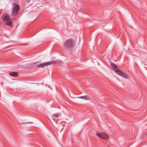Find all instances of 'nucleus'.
<instances>
[{
    "label": "nucleus",
    "mask_w": 147,
    "mask_h": 147,
    "mask_svg": "<svg viewBox=\"0 0 147 147\" xmlns=\"http://www.w3.org/2000/svg\"><path fill=\"white\" fill-rule=\"evenodd\" d=\"M111 66L112 69L115 70V72L119 76L125 78H128V76L126 74L123 73V72L117 69V66L115 64L111 63Z\"/></svg>",
    "instance_id": "nucleus-1"
},
{
    "label": "nucleus",
    "mask_w": 147,
    "mask_h": 147,
    "mask_svg": "<svg viewBox=\"0 0 147 147\" xmlns=\"http://www.w3.org/2000/svg\"><path fill=\"white\" fill-rule=\"evenodd\" d=\"M63 45L65 48L69 49L74 46V43L72 39H69L64 42Z\"/></svg>",
    "instance_id": "nucleus-2"
},
{
    "label": "nucleus",
    "mask_w": 147,
    "mask_h": 147,
    "mask_svg": "<svg viewBox=\"0 0 147 147\" xmlns=\"http://www.w3.org/2000/svg\"><path fill=\"white\" fill-rule=\"evenodd\" d=\"M12 6L13 7V9L12 12V16L13 17H14L17 15L20 9V7L19 5H17L15 3H13L12 4Z\"/></svg>",
    "instance_id": "nucleus-3"
},
{
    "label": "nucleus",
    "mask_w": 147,
    "mask_h": 147,
    "mask_svg": "<svg viewBox=\"0 0 147 147\" xmlns=\"http://www.w3.org/2000/svg\"><path fill=\"white\" fill-rule=\"evenodd\" d=\"M96 135L98 137L103 139H107L109 138L106 134L103 132H102L101 134L97 133Z\"/></svg>",
    "instance_id": "nucleus-4"
},
{
    "label": "nucleus",
    "mask_w": 147,
    "mask_h": 147,
    "mask_svg": "<svg viewBox=\"0 0 147 147\" xmlns=\"http://www.w3.org/2000/svg\"><path fill=\"white\" fill-rule=\"evenodd\" d=\"M51 64V63L50 62H48L42 63L41 64H39L37 65L38 67H43L45 66L49 65Z\"/></svg>",
    "instance_id": "nucleus-5"
},
{
    "label": "nucleus",
    "mask_w": 147,
    "mask_h": 147,
    "mask_svg": "<svg viewBox=\"0 0 147 147\" xmlns=\"http://www.w3.org/2000/svg\"><path fill=\"white\" fill-rule=\"evenodd\" d=\"M4 21H6V25L9 26H12V24L11 22V21L10 19H3Z\"/></svg>",
    "instance_id": "nucleus-6"
},
{
    "label": "nucleus",
    "mask_w": 147,
    "mask_h": 147,
    "mask_svg": "<svg viewBox=\"0 0 147 147\" xmlns=\"http://www.w3.org/2000/svg\"><path fill=\"white\" fill-rule=\"evenodd\" d=\"M61 117V113H57L56 114H53L51 116V117H52L53 119L55 118H59Z\"/></svg>",
    "instance_id": "nucleus-7"
},
{
    "label": "nucleus",
    "mask_w": 147,
    "mask_h": 147,
    "mask_svg": "<svg viewBox=\"0 0 147 147\" xmlns=\"http://www.w3.org/2000/svg\"><path fill=\"white\" fill-rule=\"evenodd\" d=\"M9 76L13 77H17L18 76V74L17 72H10L9 73Z\"/></svg>",
    "instance_id": "nucleus-8"
},
{
    "label": "nucleus",
    "mask_w": 147,
    "mask_h": 147,
    "mask_svg": "<svg viewBox=\"0 0 147 147\" xmlns=\"http://www.w3.org/2000/svg\"><path fill=\"white\" fill-rule=\"evenodd\" d=\"M10 17L7 13H4L2 17V18H10Z\"/></svg>",
    "instance_id": "nucleus-9"
},
{
    "label": "nucleus",
    "mask_w": 147,
    "mask_h": 147,
    "mask_svg": "<svg viewBox=\"0 0 147 147\" xmlns=\"http://www.w3.org/2000/svg\"><path fill=\"white\" fill-rule=\"evenodd\" d=\"M83 97H86V96H84L78 97V98H80L82 99Z\"/></svg>",
    "instance_id": "nucleus-10"
},
{
    "label": "nucleus",
    "mask_w": 147,
    "mask_h": 147,
    "mask_svg": "<svg viewBox=\"0 0 147 147\" xmlns=\"http://www.w3.org/2000/svg\"><path fill=\"white\" fill-rule=\"evenodd\" d=\"M87 98V97L86 96V97H83L82 99H86Z\"/></svg>",
    "instance_id": "nucleus-11"
},
{
    "label": "nucleus",
    "mask_w": 147,
    "mask_h": 147,
    "mask_svg": "<svg viewBox=\"0 0 147 147\" xmlns=\"http://www.w3.org/2000/svg\"><path fill=\"white\" fill-rule=\"evenodd\" d=\"M30 0H27V1H28V2H29L30 1Z\"/></svg>",
    "instance_id": "nucleus-12"
}]
</instances>
